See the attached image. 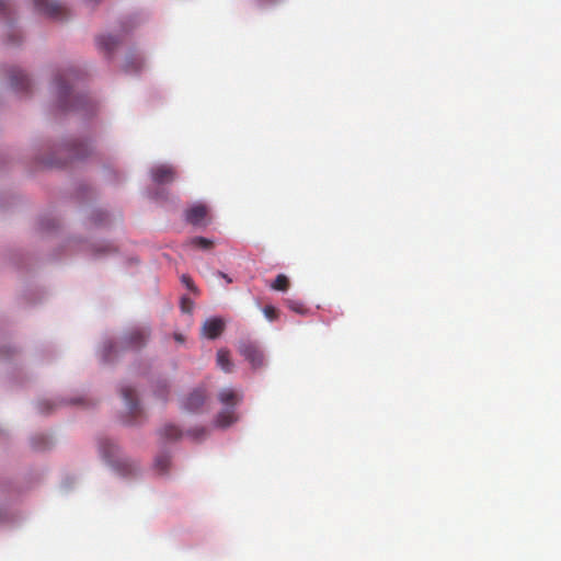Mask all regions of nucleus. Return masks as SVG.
<instances>
[{
  "mask_svg": "<svg viewBox=\"0 0 561 561\" xmlns=\"http://www.w3.org/2000/svg\"><path fill=\"white\" fill-rule=\"evenodd\" d=\"M218 400L222 405H226V409L217 414L215 424L218 427L226 428L238 421L233 408L242 401V394L234 389L225 388L219 391Z\"/></svg>",
  "mask_w": 561,
  "mask_h": 561,
  "instance_id": "nucleus-1",
  "label": "nucleus"
},
{
  "mask_svg": "<svg viewBox=\"0 0 561 561\" xmlns=\"http://www.w3.org/2000/svg\"><path fill=\"white\" fill-rule=\"evenodd\" d=\"M123 399L125 400L128 414L130 419L125 420L124 423L133 425L138 423V419L142 416V410L138 404L137 392L130 386H124L121 389Z\"/></svg>",
  "mask_w": 561,
  "mask_h": 561,
  "instance_id": "nucleus-2",
  "label": "nucleus"
},
{
  "mask_svg": "<svg viewBox=\"0 0 561 561\" xmlns=\"http://www.w3.org/2000/svg\"><path fill=\"white\" fill-rule=\"evenodd\" d=\"M150 335V331L146 327L134 328L128 331L121 341V346L124 350H137L142 347Z\"/></svg>",
  "mask_w": 561,
  "mask_h": 561,
  "instance_id": "nucleus-3",
  "label": "nucleus"
},
{
  "mask_svg": "<svg viewBox=\"0 0 561 561\" xmlns=\"http://www.w3.org/2000/svg\"><path fill=\"white\" fill-rule=\"evenodd\" d=\"M35 9L54 19H64L66 16V8L56 0H34Z\"/></svg>",
  "mask_w": 561,
  "mask_h": 561,
  "instance_id": "nucleus-4",
  "label": "nucleus"
},
{
  "mask_svg": "<svg viewBox=\"0 0 561 561\" xmlns=\"http://www.w3.org/2000/svg\"><path fill=\"white\" fill-rule=\"evenodd\" d=\"M239 351L254 369L261 368L264 365V354L255 344L250 342L242 343Z\"/></svg>",
  "mask_w": 561,
  "mask_h": 561,
  "instance_id": "nucleus-5",
  "label": "nucleus"
},
{
  "mask_svg": "<svg viewBox=\"0 0 561 561\" xmlns=\"http://www.w3.org/2000/svg\"><path fill=\"white\" fill-rule=\"evenodd\" d=\"M76 75L75 70L70 69L62 73H59L55 79L56 89L60 98L61 106L66 107V99L70 95L69 81Z\"/></svg>",
  "mask_w": 561,
  "mask_h": 561,
  "instance_id": "nucleus-6",
  "label": "nucleus"
},
{
  "mask_svg": "<svg viewBox=\"0 0 561 561\" xmlns=\"http://www.w3.org/2000/svg\"><path fill=\"white\" fill-rule=\"evenodd\" d=\"M207 207L203 204H195L185 211V219L193 226L205 225L207 218Z\"/></svg>",
  "mask_w": 561,
  "mask_h": 561,
  "instance_id": "nucleus-7",
  "label": "nucleus"
},
{
  "mask_svg": "<svg viewBox=\"0 0 561 561\" xmlns=\"http://www.w3.org/2000/svg\"><path fill=\"white\" fill-rule=\"evenodd\" d=\"M206 399L204 389H195L192 391L182 402V407L185 411L197 412L204 404Z\"/></svg>",
  "mask_w": 561,
  "mask_h": 561,
  "instance_id": "nucleus-8",
  "label": "nucleus"
},
{
  "mask_svg": "<svg viewBox=\"0 0 561 561\" xmlns=\"http://www.w3.org/2000/svg\"><path fill=\"white\" fill-rule=\"evenodd\" d=\"M175 175L174 169L170 165L161 164L151 169V178L157 184L172 183Z\"/></svg>",
  "mask_w": 561,
  "mask_h": 561,
  "instance_id": "nucleus-9",
  "label": "nucleus"
},
{
  "mask_svg": "<svg viewBox=\"0 0 561 561\" xmlns=\"http://www.w3.org/2000/svg\"><path fill=\"white\" fill-rule=\"evenodd\" d=\"M225 323L219 318H211L204 322L203 324V333L208 339H217L224 331Z\"/></svg>",
  "mask_w": 561,
  "mask_h": 561,
  "instance_id": "nucleus-10",
  "label": "nucleus"
},
{
  "mask_svg": "<svg viewBox=\"0 0 561 561\" xmlns=\"http://www.w3.org/2000/svg\"><path fill=\"white\" fill-rule=\"evenodd\" d=\"M10 81L12 88L16 91H27L31 87L28 77L20 69H12Z\"/></svg>",
  "mask_w": 561,
  "mask_h": 561,
  "instance_id": "nucleus-11",
  "label": "nucleus"
},
{
  "mask_svg": "<svg viewBox=\"0 0 561 561\" xmlns=\"http://www.w3.org/2000/svg\"><path fill=\"white\" fill-rule=\"evenodd\" d=\"M118 43L119 38L113 35H102L96 38L99 49L106 54H111L117 47Z\"/></svg>",
  "mask_w": 561,
  "mask_h": 561,
  "instance_id": "nucleus-12",
  "label": "nucleus"
},
{
  "mask_svg": "<svg viewBox=\"0 0 561 561\" xmlns=\"http://www.w3.org/2000/svg\"><path fill=\"white\" fill-rule=\"evenodd\" d=\"M103 456L111 460L118 455V446L111 439H104L100 444Z\"/></svg>",
  "mask_w": 561,
  "mask_h": 561,
  "instance_id": "nucleus-13",
  "label": "nucleus"
},
{
  "mask_svg": "<svg viewBox=\"0 0 561 561\" xmlns=\"http://www.w3.org/2000/svg\"><path fill=\"white\" fill-rule=\"evenodd\" d=\"M160 436L165 440H176L181 437V431L179 427L172 424H167L160 430Z\"/></svg>",
  "mask_w": 561,
  "mask_h": 561,
  "instance_id": "nucleus-14",
  "label": "nucleus"
},
{
  "mask_svg": "<svg viewBox=\"0 0 561 561\" xmlns=\"http://www.w3.org/2000/svg\"><path fill=\"white\" fill-rule=\"evenodd\" d=\"M217 364L225 373H230L232 370L233 364L230 360L228 351L219 350L217 352Z\"/></svg>",
  "mask_w": 561,
  "mask_h": 561,
  "instance_id": "nucleus-15",
  "label": "nucleus"
},
{
  "mask_svg": "<svg viewBox=\"0 0 561 561\" xmlns=\"http://www.w3.org/2000/svg\"><path fill=\"white\" fill-rule=\"evenodd\" d=\"M190 244L194 248L209 250L213 248L214 242L204 237H194L190 240Z\"/></svg>",
  "mask_w": 561,
  "mask_h": 561,
  "instance_id": "nucleus-16",
  "label": "nucleus"
},
{
  "mask_svg": "<svg viewBox=\"0 0 561 561\" xmlns=\"http://www.w3.org/2000/svg\"><path fill=\"white\" fill-rule=\"evenodd\" d=\"M169 465H170V456L168 454H162V455L157 456V458L154 460V467L159 472H161V473L167 472Z\"/></svg>",
  "mask_w": 561,
  "mask_h": 561,
  "instance_id": "nucleus-17",
  "label": "nucleus"
},
{
  "mask_svg": "<svg viewBox=\"0 0 561 561\" xmlns=\"http://www.w3.org/2000/svg\"><path fill=\"white\" fill-rule=\"evenodd\" d=\"M271 287L275 290L286 291L289 287V280L287 276H285L284 274H279L276 276Z\"/></svg>",
  "mask_w": 561,
  "mask_h": 561,
  "instance_id": "nucleus-18",
  "label": "nucleus"
},
{
  "mask_svg": "<svg viewBox=\"0 0 561 561\" xmlns=\"http://www.w3.org/2000/svg\"><path fill=\"white\" fill-rule=\"evenodd\" d=\"M263 313L270 321H274L278 318V310L273 306H265Z\"/></svg>",
  "mask_w": 561,
  "mask_h": 561,
  "instance_id": "nucleus-19",
  "label": "nucleus"
},
{
  "mask_svg": "<svg viewBox=\"0 0 561 561\" xmlns=\"http://www.w3.org/2000/svg\"><path fill=\"white\" fill-rule=\"evenodd\" d=\"M56 407L55 403H51L50 401L48 400H43V401H39L38 404H37V408H38V411L41 413H48L50 412L51 410H54V408Z\"/></svg>",
  "mask_w": 561,
  "mask_h": 561,
  "instance_id": "nucleus-20",
  "label": "nucleus"
},
{
  "mask_svg": "<svg viewBox=\"0 0 561 561\" xmlns=\"http://www.w3.org/2000/svg\"><path fill=\"white\" fill-rule=\"evenodd\" d=\"M156 394L159 399L165 400L168 396V386L165 382H159L156 389Z\"/></svg>",
  "mask_w": 561,
  "mask_h": 561,
  "instance_id": "nucleus-21",
  "label": "nucleus"
},
{
  "mask_svg": "<svg viewBox=\"0 0 561 561\" xmlns=\"http://www.w3.org/2000/svg\"><path fill=\"white\" fill-rule=\"evenodd\" d=\"M288 307L298 313H302L305 311V307L302 306V304L295 300H289Z\"/></svg>",
  "mask_w": 561,
  "mask_h": 561,
  "instance_id": "nucleus-22",
  "label": "nucleus"
},
{
  "mask_svg": "<svg viewBox=\"0 0 561 561\" xmlns=\"http://www.w3.org/2000/svg\"><path fill=\"white\" fill-rule=\"evenodd\" d=\"M80 147H87L85 145L83 144H80L79 145ZM88 153H87V148H84L82 151L79 149V148H73L72 149V157L73 158H83L85 157Z\"/></svg>",
  "mask_w": 561,
  "mask_h": 561,
  "instance_id": "nucleus-23",
  "label": "nucleus"
},
{
  "mask_svg": "<svg viewBox=\"0 0 561 561\" xmlns=\"http://www.w3.org/2000/svg\"><path fill=\"white\" fill-rule=\"evenodd\" d=\"M182 282L185 284V286L190 289V290H195V286H194V283L192 280V278L187 275H183L182 276Z\"/></svg>",
  "mask_w": 561,
  "mask_h": 561,
  "instance_id": "nucleus-24",
  "label": "nucleus"
},
{
  "mask_svg": "<svg viewBox=\"0 0 561 561\" xmlns=\"http://www.w3.org/2000/svg\"><path fill=\"white\" fill-rule=\"evenodd\" d=\"M193 307V302L188 298H182V310L190 312Z\"/></svg>",
  "mask_w": 561,
  "mask_h": 561,
  "instance_id": "nucleus-25",
  "label": "nucleus"
},
{
  "mask_svg": "<svg viewBox=\"0 0 561 561\" xmlns=\"http://www.w3.org/2000/svg\"><path fill=\"white\" fill-rule=\"evenodd\" d=\"M218 276L222 277L227 283H231L232 279L224 272H217Z\"/></svg>",
  "mask_w": 561,
  "mask_h": 561,
  "instance_id": "nucleus-26",
  "label": "nucleus"
},
{
  "mask_svg": "<svg viewBox=\"0 0 561 561\" xmlns=\"http://www.w3.org/2000/svg\"><path fill=\"white\" fill-rule=\"evenodd\" d=\"M12 33L13 34L10 35V42H11V44H15L19 42V38H18L19 36L15 34V31H12Z\"/></svg>",
  "mask_w": 561,
  "mask_h": 561,
  "instance_id": "nucleus-27",
  "label": "nucleus"
},
{
  "mask_svg": "<svg viewBox=\"0 0 561 561\" xmlns=\"http://www.w3.org/2000/svg\"><path fill=\"white\" fill-rule=\"evenodd\" d=\"M84 102L83 98H77L76 103L71 105L72 107H79Z\"/></svg>",
  "mask_w": 561,
  "mask_h": 561,
  "instance_id": "nucleus-28",
  "label": "nucleus"
},
{
  "mask_svg": "<svg viewBox=\"0 0 561 561\" xmlns=\"http://www.w3.org/2000/svg\"><path fill=\"white\" fill-rule=\"evenodd\" d=\"M126 466L128 467V469H126L122 472L124 476L131 473L134 470V467L131 465H126Z\"/></svg>",
  "mask_w": 561,
  "mask_h": 561,
  "instance_id": "nucleus-29",
  "label": "nucleus"
},
{
  "mask_svg": "<svg viewBox=\"0 0 561 561\" xmlns=\"http://www.w3.org/2000/svg\"><path fill=\"white\" fill-rule=\"evenodd\" d=\"M116 351V346L113 344L108 345L107 354L105 356H108L112 352Z\"/></svg>",
  "mask_w": 561,
  "mask_h": 561,
  "instance_id": "nucleus-30",
  "label": "nucleus"
},
{
  "mask_svg": "<svg viewBox=\"0 0 561 561\" xmlns=\"http://www.w3.org/2000/svg\"><path fill=\"white\" fill-rule=\"evenodd\" d=\"M204 432H205V430H204V428H201V430H198V432L194 431V432H193V435H194L195 437H198L199 435H203V434H204Z\"/></svg>",
  "mask_w": 561,
  "mask_h": 561,
  "instance_id": "nucleus-31",
  "label": "nucleus"
},
{
  "mask_svg": "<svg viewBox=\"0 0 561 561\" xmlns=\"http://www.w3.org/2000/svg\"><path fill=\"white\" fill-rule=\"evenodd\" d=\"M5 9H7V4L2 0H0V12L5 11Z\"/></svg>",
  "mask_w": 561,
  "mask_h": 561,
  "instance_id": "nucleus-32",
  "label": "nucleus"
},
{
  "mask_svg": "<svg viewBox=\"0 0 561 561\" xmlns=\"http://www.w3.org/2000/svg\"><path fill=\"white\" fill-rule=\"evenodd\" d=\"M175 340L179 341V342H182L183 341V337L182 335L180 334H175Z\"/></svg>",
  "mask_w": 561,
  "mask_h": 561,
  "instance_id": "nucleus-33",
  "label": "nucleus"
},
{
  "mask_svg": "<svg viewBox=\"0 0 561 561\" xmlns=\"http://www.w3.org/2000/svg\"><path fill=\"white\" fill-rule=\"evenodd\" d=\"M34 447H35V448H38V449H39V448H44V447H45V444H43V446H42V445H37V444H35V443H34Z\"/></svg>",
  "mask_w": 561,
  "mask_h": 561,
  "instance_id": "nucleus-34",
  "label": "nucleus"
}]
</instances>
